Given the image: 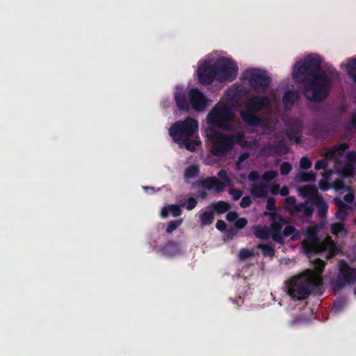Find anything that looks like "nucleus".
<instances>
[{
  "label": "nucleus",
  "mask_w": 356,
  "mask_h": 356,
  "mask_svg": "<svg viewBox=\"0 0 356 356\" xmlns=\"http://www.w3.org/2000/svg\"><path fill=\"white\" fill-rule=\"evenodd\" d=\"M238 216V213L236 212H235V211H229L226 215V219L229 222H233V221H236V220L237 219Z\"/></svg>",
  "instance_id": "58"
},
{
  "label": "nucleus",
  "mask_w": 356,
  "mask_h": 356,
  "mask_svg": "<svg viewBox=\"0 0 356 356\" xmlns=\"http://www.w3.org/2000/svg\"><path fill=\"white\" fill-rule=\"evenodd\" d=\"M279 221H273L271 224L270 233L273 232H281L282 229V223L286 222L285 220L282 217L279 216Z\"/></svg>",
  "instance_id": "40"
},
{
  "label": "nucleus",
  "mask_w": 356,
  "mask_h": 356,
  "mask_svg": "<svg viewBox=\"0 0 356 356\" xmlns=\"http://www.w3.org/2000/svg\"><path fill=\"white\" fill-rule=\"evenodd\" d=\"M270 106V99L268 96L254 95L246 100V109L241 111L240 115L248 125L257 127L261 125V119L257 113L263 109L269 108Z\"/></svg>",
  "instance_id": "4"
},
{
  "label": "nucleus",
  "mask_w": 356,
  "mask_h": 356,
  "mask_svg": "<svg viewBox=\"0 0 356 356\" xmlns=\"http://www.w3.org/2000/svg\"><path fill=\"white\" fill-rule=\"evenodd\" d=\"M355 282L356 268H351L346 261H341L339 262L338 274L330 282L334 291H340L346 286L353 285Z\"/></svg>",
  "instance_id": "7"
},
{
  "label": "nucleus",
  "mask_w": 356,
  "mask_h": 356,
  "mask_svg": "<svg viewBox=\"0 0 356 356\" xmlns=\"http://www.w3.org/2000/svg\"><path fill=\"white\" fill-rule=\"evenodd\" d=\"M248 179L250 181H259L260 179L259 175L257 171L252 170L248 175Z\"/></svg>",
  "instance_id": "55"
},
{
  "label": "nucleus",
  "mask_w": 356,
  "mask_h": 356,
  "mask_svg": "<svg viewBox=\"0 0 356 356\" xmlns=\"http://www.w3.org/2000/svg\"><path fill=\"white\" fill-rule=\"evenodd\" d=\"M252 229L255 237L261 240H266L270 235V229L267 227L254 225Z\"/></svg>",
  "instance_id": "21"
},
{
  "label": "nucleus",
  "mask_w": 356,
  "mask_h": 356,
  "mask_svg": "<svg viewBox=\"0 0 356 356\" xmlns=\"http://www.w3.org/2000/svg\"><path fill=\"white\" fill-rule=\"evenodd\" d=\"M334 203L337 206L338 209L335 213V217L340 221L344 222L349 214L352 207L343 202L339 198H334Z\"/></svg>",
  "instance_id": "15"
},
{
  "label": "nucleus",
  "mask_w": 356,
  "mask_h": 356,
  "mask_svg": "<svg viewBox=\"0 0 356 356\" xmlns=\"http://www.w3.org/2000/svg\"><path fill=\"white\" fill-rule=\"evenodd\" d=\"M199 173L200 168L198 165H191L185 170L184 177L185 179L195 178L198 176Z\"/></svg>",
  "instance_id": "36"
},
{
  "label": "nucleus",
  "mask_w": 356,
  "mask_h": 356,
  "mask_svg": "<svg viewBox=\"0 0 356 356\" xmlns=\"http://www.w3.org/2000/svg\"><path fill=\"white\" fill-rule=\"evenodd\" d=\"M250 156V153L248 152H244L243 153H241L238 158V160L236 161V165L238 166L241 163H243V161H245L246 159H248Z\"/></svg>",
  "instance_id": "56"
},
{
  "label": "nucleus",
  "mask_w": 356,
  "mask_h": 356,
  "mask_svg": "<svg viewBox=\"0 0 356 356\" xmlns=\"http://www.w3.org/2000/svg\"><path fill=\"white\" fill-rule=\"evenodd\" d=\"M266 209L268 211H275L276 204L275 200L273 197H268L266 202Z\"/></svg>",
  "instance_id": "50"
},
{
  "label": "nucleus",
  "mask_w": 356,
  "mask_h": 356,
  "mask_svg": "<svg viewBox=\"0 0 356 356\" xmlns=\"http://www.w3.org/2000/svg\"><path fill=\"white\" fill-rule=\"evenodd\" d=\"M227 136H229L231 138V140H232L233 148L236 143L241 146H245L247 144V141L245 140V136L243 132H237L234 134H227Z\"/></svg>",
  "instance_id": "34"
},
{
  "label": "nucleus",
  "mask_w": 356,
  "mask_h": 356,
  "mask_svg": "<svg viewBox=\"0 0 356 356\" xmlns=\"http://www.w3.org/2000/svg\"><path fill=\"white\" fill-rule=\"evenodd\" d=\"M312 205L316 207L317 216L324 219L327 217L328 205L322 196H316L312 200Z\"/></svg>",
  "instance_id": "16"
},
{
  "label": "nucleus",
  "mask_w": 356,
  "mask_h": 356,
  "mask_svg": "<svg viewBox=\"0 0 356 356\" xmlns=\"http://www.w3.org/2000/svg\"><path fill=\"white\" fill-rule=\"evenodd\" d=\"M289 147L283 142L277 144H268L261 149V153L264 156L283 155L289 152Z\"/></svg>",
  "instance_id": "12"
},
{
  "label": "nucleus",
  "mask_w": 356,
  "mask_h": 356,
  "mask_svg": "<svg viewBox=\"0 0 356 356\" xmlns=\"http://www.w3.org/2000/svg\"><path fill=\"white\" fill-rule=\"evenodd\" d=\"M209 208H212L213 211L216 212L217 214H222L227 212L230 209V205L228 202L222 200L211 203Z\"/></svg>",
  "instance_id": "23"
},
{
  "label": "nucleus",
  "mask_w": 356,
  "mask_h": 356,
  "mask_svg": "<svg viewBox=\"0 0 356 356\" xmlns=\"http://www.w3.org/2000/svg\"><path fill=\"white\" fill-rule=\"evenodd\" d=\"M248 224V220L245 218H241L238 219H236L234 223L235 227L238 229H241L244 228Z\"/></svg>",
  "instance_id": "48"
},
{
  "label": "nucleus",
  "mask_w": 356,
  "mask_h": 356,
  "mask_svg": "<svg viewBox=\"0 0 356 356\" xmlns=\"http://www.w3.org/2000/svg\"><path fill=\"white\" fill-rule=\"evenodd\" d=\"M307 241L312 245H318L320 239L318 236L317 230L314 227H309L306 231Z\"/></svg>",
  "instance_id": "24"
},
{
  "label": "nucleus",
  "mask_w": 356,
  "mask_h": 356,
  "mask_svg": "<svg viewBox=\"0 0 356 356\" xmlns=\"http://www.w3.org/2000/svg\"><path fill=\"white\" fill-rule=\"evenodd\" d=\"M214 220V211H206L200 216V221L203 226L210 225Z\"/></svg>",
  "instance_id": "28"
},
{
  "label": "nucleus",
  "mask_w": 356,
  "mask_h": 356,
  "mask_svg": "<svg viewBox=\"0 0 356 356\" xmlns=\"http://www.w3.org/2000/svg\"><path fill=\"white\" fill-rule=\"evenodd\" d=\"M254 256V251L252 250H248L246 248H242L238 252V259L241 261H244L248 258Z\"/></svg>",
  "instance_id": "42"
},
{
  "label": "nucleus",
  "mask_w": 356,
  "mask_h": 356,
  "mask_svg": "<svg viewBox=\"0 0 356 356\" xmlns=\"http://www.w3.org/2000/svg\"><path fill=\"white\" fill-rule=\"evenodd\" d=\"M289 193V189L287 186H283L282 188H280V194L282 196H286Z\"/></svg>",
  "instance_id": "64"
},
{
  "label": "nucleus",
  "mask_w": 356,
  "mask_h": 356,
  "mask_svg": "<svg viewBox=\"0 0 356 356\" xmlns=\"http://www.w3.org/2000/svg\"><path fill=\"white\" fill-rule=\"evenodd\" d=\"M179 251V244L174 241H169L160 248V252L166 256H174Z\"/></svg>",
  "instance_id": "19"
},
{
  "label": "nucleus",
  "mask_w": 356,
  "mask_h": 356,
  "mask_svg": "<svg viewBox=\"0 0 356 356\" xmlns=\"http://www.w3.org/2000/svg\"><path fill=\"white\" fill-rule=\"evenodd\" d=\"M300 180L302 182H313L316 180V174L313 171L302 172L300 174Z\"/></svg>",
  "instance_id": "39"
},
{
  "label": "nucleus",
  "mask_w": 356,
  "mask_h": 356,
  "mask_svg": "<svg viewBox=\"0 0 356 356\" xmlns=\"http://www.w3.org/2000/svg\"><path fill=\"white\" fill-rule=\"evenodd\" d=\"M216 65L219 81L232 82L236 79L238 68L234 60L221 57L217 60Z\"/></svg>",
  "instance_id": "8"
},
{
  "label": "nucleus",
  "mask_w": 356,
  "mask_h": 356,
  "mask_svg": "<svg viewBox=\"0 0 356 356\" xmlns=\"http://www.w3.org/2000/svg\"><path fill=\"white\" fill-rule=\"evenodd\" d=\"M302 213L304 216L306 218L312 217L314 213V207L312 204H310L307 200L298 203V208L296 209V213Z\"/></svg>",
  "instance_id": "22"
},
{
  "label": "nucleus",
  "mask_w": 356,
  "mask_h": 356,
  "mask_svg": "<svg viewBox=\"0 0 356 356\" xmlns=\"http://www.w3.org/2000/svg\"><path fill=\"white\" fill-rule=\"evenodd\" d=\"M249 75V85L254 91H265L271 83V78L266 71L253 69L247 71Z\"/></svg>",
  "instance_id": "9"
},
{
  "label": "nucleus",
  "mask_w": 356,
  "mask_h": 356,
  "mask_svg": "<svg viewBox=\"0 0 356 356\" xmlns=\"http://www.w3.org/2000/svg\"><path fill=\"white\" fill-rule=\"evenodd\" d=\"M175 100L179 111H188L189 110V103L183 88H177L175 93Z\"/></svg>",
  "instance_id": "17"
},
{
  "label": "nucleus",
  "mask_w": 356,
  "mask_h": 356,
  "mask_svg": "<svg viewBox=\"0 0 356 356\" xmlns=\"http://www.w3.org/2000/svg\"><path fill=\"white\" fill-rule=\"evenodd\" d=\"M257 248L262 251L264 257H269L272 258L275 256V248L271 245L259 243L257 245Z\"/></svg>",
  "instance_id": "31"
},
{
  "label": "nucleus",
  "mask_w": 356,
  "mask_h": 356,
  "mask_svg": "<svg viewBox=\"0 0 356 356\" xmlns=\"http://www.w3.org/2000/svg\"><path fill=\"white\" fill-rule=\"evenodd\" d=\"M355 200L353 193H348L343 196V200L347 203H352Z\"/></svg>",
  "instance_id": "61"
},
{
  "label": "nucleus",
  "mask_w": 356,
  "mask_h": 356,
  "mask_svg": "<svg viewBox=\"0 0 356 356\" xmlns=\"http://www.w3.org/2000/svg\"><path fill=\"white\" fill-rule=\"evenodd\" d=\"M302 129V122H294L293 124L289 127L288 133H291L293 135H300V132Z\"/></svg>",
  "instance_id": "41"
},
{
  "label": "nucleus",
  "mask_w": 356,
  "mask_h": 356,
  "mask_svg": "<svg viewBox=\"0 0 356 356\" xmlns=\"http://www.w3.org/2000/svg\"><path fill=\"white\" fill-rule=\"evenodd\" d=\"M348 75L351 77L353 81L356 83V58H350L346 65Z\"/></svg>",
  "instance_id": "29"
},
{
  "label": "nucleus",
  "mask_w": 356,
  "mask_h": 356,
  "mask_svg": "<svg viewBox=\"0 0 356 356\" xmlns=\"http://www.w3.org/2000/svg\"><path fill=\"white\" fill-rule=\"evenodd\" d=\"M181 207L180 204H171L164 207L161 210V216L166 218L170 213L174 217L179 216L181 214Z\"/></svg>",
  "instance_id": "20"
},
{
  "label": "nucleus",
  "mask_w": 356,
  "mask_h": 356,
  "mask_svg": "<svg viewBox=\"0 0 356 356\" xmlns=\"http://www.w3.org/2000/svg\"><path fill=\"white\" fill-rule=\"evenodd\" d=\"M300 97V93L296 90H288L285 91L282 96V104L284 108L287 111L291 110Z\"/></svg>",
  "instance_id": "14"
},
{
  "label": "nucleus",
  "mask_w": 356,
  "mask_h": 356,
  "mask_svg": "<svg viewBox=\"0 0 356 356\" xmlns=\"http://www.w3.org/2000/svg\"><path fill=\"white\" fill-rule=\"evenodd\" d=\"M229 193L232 195V198L234 201H236L241 198L243 195V191L238 188H231L229 191Z\"/></svg>",
  "instance_id": "47"
},
{
  "label": "nucleus",
  "mask_w": 356,
  "mask_h": 356,
  "mask_svg": "<svg viewBox=\"0 0 356 356\" xmlns=\"http://www.w3.org/2000/svg\"><path fill=\"white\" fill-rule=\"evenodd\" d=\"M277 172L275 170L266 171L261 176V184L269 188V183L277 177Z\"/></svg>",
  "instance_id": "27"
},
{
  "label": "nucleus",
  "mask_w": 356,
  "mask_h": 356,
  "mask_svg": "<svg viewBox=\"0 0 356 356\" xmlns=\"http://www.w3.org/2000/svg\"><path fill=\"white\" fill-rule=\"evenodd\" d=\"M216 227L221 232H223L227 228V224L222 220H218L216 222Z\"/></svg>",
  "instance_id": "60"
},
{
  "label": "nucleus",
  "mask_w": 356,
  "mask_h": 356,
  "mask_svg": "<svg viewBox=\"0 0 356 356\" xmlns=\"http://www.w3.org/2000/svg\"><path fill=\"white\" fill-rule=\"evenodd\" d=\"M179 203L181 207L186 208L188 211L193 210L197 204L196 198L193 197H189L184 198V200H179Z\"/></svg>",
  "instance_id": "35"
},
{
  "label": "nucleus",
  "mask_w": 356,
  "mask_h": 356,
  "mask_svg": "<svg viewBox=\"0 0 356 356\" xmlns=\"http://www.w3.org/2000/svg\"><path fill=\"white\" fill-rule=\"evenodd\" d=\"M346 158L348 160L347 163H353L355 165L356 163V152L352 151L348 152L347 154Z\"/></svg>",
  "instance_id": "57"
},
{
  "label": "nucleus",
  "mask_w": 356,
  "mask_h": 356,
  "mask_svg": "<svg viewBox=\"0 0 356 356\" xmlns=\"http://www.w3.org/2000/svg\"><path fill=\"white\" fill-rule=\"evenodd\" d=\"M280 186L279 184L273 185V186L270 187V193L273 195H276L278 193H280Z\"/></svg>",
  "instance_id": "63"
},
{
  "label": "nucleus",
  "mask_w": 356,
  "mask_h": 356,
  "mask_svg": "<svg viewBox=\"0 0 356 356\" xmlns=\"http://www.w3.org/2000/svg\"><path fill=\"white\" fill-rule=\"evenodd\" d=\"M270 234H271L272 238L273 239V241H275V242H277L280 244L284 243V239H283L281 232H273Z\"/></svg>",
  "instance_id": "54"
},
{
  "label": "nucleus",
  "mask_w": 356,
  "mask_h": 356,
  "mask_svg": "<svg viewBox=\"0 0 356 356\" xmlns=\"http://www.w3.org/2000/svg\"><path fill=\"white\" fill-rule=\"evenodd\" d=\"M315 169L316 170H321V169H326L327 167V162L325 160L321 159L318 160L315 163Z\"/></svg>",
  "instance_id": "53"
},
{
  "label": "nucleus",
  "mask_w": 356,
  "mask_h": 356,
  "mask_svg": "<svg viewBox=\"0 0 356 356\" xmlns=\"http://www.w3.org/2000/svg\"><path fill=\"white\" fill-rule=\"evenodd\" d=\"M285 209L291 214L296 213L298 204L295 197L289 196L285 199Z\"/></svg>",
  "instance_id": "30"
},
{
  "label": "nucleus",
  "mask_w": 356,
  "mask_h": 356,
  "mask_svg": "<svg viewBox=\"0 0 356 356\" xmlns=\"http://www.w3.org/2000/svg\"><path fill=\"white\" fill-rule=\"evenodd\" d=\"M312 164V163L311 160L307 156H303L300 161V167L303 170H307L310 168Z\"/></svg>",
  "instance_id": "46"
},
{
  "label": "nucleus",
  "mask_w": 356,
  "mask_h": 356,
  "mask_svg": "<svg viewBox=\"0 0 356 356\" xmlns=\"http://www.w3.org/2000/svg\"><path fill=\"white\" fill-rule=\"evenodd\" d=\"M287 137L290 140H293L296 144H300L301 143V136L300 135H293L291 133H287Z\"/></svg>",
  "instance_id": "59"
},
{
  "label": "nucleus",
  "mask_w": 356,
  "mask_h": 356,
  "mask_svg": "<svg viewBox=\"0 0 356 356\" xmlns=\"http://www.w3.org/2000/svg\"><path fill=\"white\" fill-rule=\"evenodd\" d=\"M179 146H184V147L190 151L194 152L197 147L201 145V141L197 138L194 140L186 139L181 141V143H177Z\"/></svg>",
  "instance_id": "26"
},
{
  "label": "nucleus",
  "mask_w": 356,
  "mask_h": 356,
  "mask_svg": "<svg viewBox=\"0 0 356 356\" xmlns=\"http://www.w3.org/2000/svg\"><path fill=\"white\" fill-rule=\"evenodd\" d=\"M298 191L300 195L302 196H309L312 195L316 193V189L314 186L310 185H306L303 186H300L298 188Z\"/></svg>",
  "instance_id": "38"
},
{
  "label": "nucleus",
  "mask_w": 356,
  "mask_h": 356,
  "mask_svg": "<svg viewBox=\"0 0 356 356\" xmlns=\"http://www.w3.org/2000/svg\"><path fill=\"white\" fill-rule=\"evenodd\" d=\"M322 60L317 54H311L303 60L298 61L294 66L293 76L305 83L306 97L314 102L325 99L332 85V79L321 68Z\"/></svg>",
  "instance_id": "1"
},
{
  "label": "nucleus",
  "mask_w": 356,
  "mask_h": 356,
  "mask_svg": "<svg viewBox=\"0 0 356 356\" xmlns=\"http://www.w3.org/2000/svg\"><path fill=\"white\" fill-rule=\"evenodd\" d=\"M296 232V229L295 227L291 225H287L283 230V235L285 236H289L293 235Z\"/></svg>",
  "instance_id": "49"
},
{
  "label": "nucleus",
  "mask_w": 356,
  "mask_h": 356,
  "mask_svg": "<svg viewBox=\"0 0 356 356\" xmlns=\"http://www.w3.org/2000/svg\"><path fill=\"white\" fill-rule=\"evenodd\" d=\"M329 131L327 127L325 125L319 124H316L312 130V136L318 138L323 136L324 135H327Z\"/></svg>",
  "instance_id": "32"
},
{
  "label": "nucleus",
  "mask_w": 356,
  "mask_h": 356,
  "mask_svg": "<svg viewBox=\"0 0 356 356\" xmlns=\"http://www.w3.org/2000/svg\"><path fill=\"white\" fill-rule=\"evenodd\" d=\"M193 185L202 187L205 189L211 190L214 188L217 193L222 192L225 185L223 182L218 179L216 177H207L204 179L200 180Z\"/></svg>",
  "instance_id": "13"
},
{
  "label": "nucleus",
  "mask_w": 356,
  "mask_h": 356,
  "mask_svg": "<svg viewBox=\"0 0 356 356\" xmlns=\"http://www.w3.org/2000/svg\"><path fill=\"white\" fill-rule=\"evenodd\" d=\"M197 76L200 83L203 85H211L216 79L218 80V74L216 65H212L210 62H204L200 65L197 69Z\"/></svg>",
  "instance_id": "10"
},
{
  "label": "nucleus",
  "mask_w": 356,
  "mask_h": 356,
  "mask_svg": "<svg viewBox=\"0 0 356 356\" xmlns=\"http://www.w3.org/2000/svg\"><path fill=\"white\" fill-rule=\"evenodd\" d=\"M355 165L353 163H346L341 169V175L343 177H352L355 175Z\"/></svg>",
  "instance_id": "37"
},
{
  "label": "nucleus",
  "mask_w": 356,
  "mask_h": 356,
  "mask_svg": "<svg viewBox=\"0 0 356 356\" xmlns=\"http://www.w3.org/2000/svg\"><path fill=\"white\" fill-rule=\"evenodd\" d=\"M206 136L211 144L210 152L213 156H225L233 149L232 140L227 134L209 129L206 131Z\"/></svg>",
  "instance_id": "6"
},
{
  "label": "nucleus",
  "mask_w": 356,
  "mask_h": 356,
  "mask_svg": "<svg viewBox=\"0 0 356 356\" xmlns=\"http://www.w3.org/2000/svg\"><path fill=\"white\" fill-rule=\"evenodd\" d=\"M268 188L261 184L251 188V194L255 197H266L268 195Z\"/></svg>",
  "instance_id": "33"
},
{
  "label": "nucleus",
  "mask_w": 356,
  "mask_h": 356,
  "mask_svg": "<svg viewBox=\"0 0 356 356\" xmlns=\"http://www.w3.org/2000/svg\"><path fill=\"white\" fill-rule=\"evenodd\" d=\"M349 148V145L347 143H342L340 144H337L336 145H334L332 147H331L327 152L326 153V156L329 159H332L334 157H335L336 154L337 152H344L347 149Z\"/></svg>",
  "instance_id": "25"
},
{
  "label": "nucleus",
  "mask_w": 356,
  "mask_h": 356,
  "mask_svg": "<svg viewBox=\"0 0 356 356\" xmlns=\"http://www.w3.org/2000/svg\"><path fill=\"white\" fill-rule=\"evenodd\" d=\"M218 176L223 180L229 181L227 173L225 170H220L218 173Z\"/></svg>",
  "instance_id": "62"
},
{
  "label": "nucleus",
  "mask_w": 356,
  "mask_h": 356,
  "mask_svg": "<svg viewBox=\"0 0 356 356\" xmlns=\"http://www.w3.org/2000/svg\"><path fill=\"white\" fill-rule=\"evenodd\" d=\"M292 169L291 165L289 162H283L280 165V174L282 175H287Z\"/></svg>",
  "instance_id": "45"
},
{
  "label": "nucleus",
  "mask_w": 356,
  "mask_h": 356,
  "mask_svg": "<svg viewBox=\"0 0 356 356\" xmlns=\"http://www.w3.org/2000/svg\"><path fill=\"white\" fill-rule=\"evenodd\" d=\"M321 280L312 278V271H304L285 282V291L295 301L303 300L321 289Z\"/></svg>",
  "instance_id": "2"
},
{
  "label": "nucleus",
  "mask_w": 356,
  "mask_h": 356,
  "mask_svg": "<svg viewBox=\"0 0 356 356\" xmlns=\"http://www.w3.org/2000/svg\"><path fill=\"white\" fill-rule=\"evenodd\" d=\"M332 186L336 191H340L345 188V184L342 179H337L333 182Z\"/></svg>",
  "instance_id": "52"
},
{
  "label": "nucleus",
  "mask_w": 356,
  "mask_h": 356,
  "mask_svg": "<svg viewBox=\"0 0 356 356\" xmlns=\"http://www.w3.org/2000/svg\"><path fill=\"white\" fill-rule=\"evenodd\" d=\"M326 263L321 259H316L313 263L314 269H307L305 271H312V278L321 280V287L323 286L322 273L324 270Z\"/></svg>",
  "instance_id": "18"
},
{
  "label": "nucleus",
  "mask_w": 356,
  "mask_h": 356,
  "mask_svg": "<svg viewBox=\"0 0 356 356\" xmlns=\"http://www.w3.org/2000/svg\"><path fill=\"white\" fill-rule=\"evenodd\" d=\"M345 229L344 222L340 221L338 222H334L331 225V231L333 234H338L339 233L343 232Z\"/></svg>",
  "instance_id": "44"
},
{
  "label": "nucleus",
  "mask_w": 356,
  "mask_h": 356,
  "mask_svg": "<svg viewBox=\"0 0 356 356\" xmlns=\"http://www.w3.org/2000/svg\"><path fill=\"white\" fill-rule=\"evenodd\" d=\"M182 222L181 219L170 221L166 228V232L168 234L173 232L181 225Z\"/></svg>",
  "instance_id": "43"
},
{
  "label": "nucleus",
  "mask_w": 356,
  "mask_h": 356,
  "mask_svg": "<svg viewBox=\"0 0 356 356\" xmlns=\"http://www.w3.org/2000/svg\"><path fill=\"white\" fill-rule=\"evenodd\" d=\"M252 204V199L250 196L247 195L243 197L240 202L241 207L245 209L250 206Z\"/></svg>",
  "instance_id": "51"
},
{
  "label": "nucleus",
  "mask_w": 356,
  "mask_h": 356,
  "mask_svg": "<svg viewBox=\"0 0 356 356\" xmlns=\"http://www.w3.org/2000/svg\"><path fill=\"white\" fill-rule=\"evenodd\" d=\"M198 127L197 120L187 117L172 124L169 129V135L176 143H181L186 139L197 138Z\"/></svg>",
  "instance_id": "5"
},
{
  "label": "nucleus",
  "mask_w": 356,
  "mask_h": 356,
  "mask_svg": "<svg viewBox=\"0 0 356 356\" xmlns=\"http://www.w3.org/2000/svg\"><path fill=\"white\" fill-rule=\"evenodd\" d=\"M192 108L197 112L204 111L209 102V99L198 88H191L188 93Z\"/></svg>",
  "instance_id": "11"
},
{
  "label": "nucleus",
  "mask_w": 356,
  "mask_h": 356,
  "mask_svg": "<svg viewBox=\"0 0 356 356\" xmlns=\"http://www.w3.org/2000/svg\"><path fill=\"white\" fill-rule=\"evenodd\" d=\"M207 122L211 127L232 132L236 129V115L232 108L227 104L218 103L209 111Z\"/></svg>",
  "instance_id": "3"
}]
</instances>
